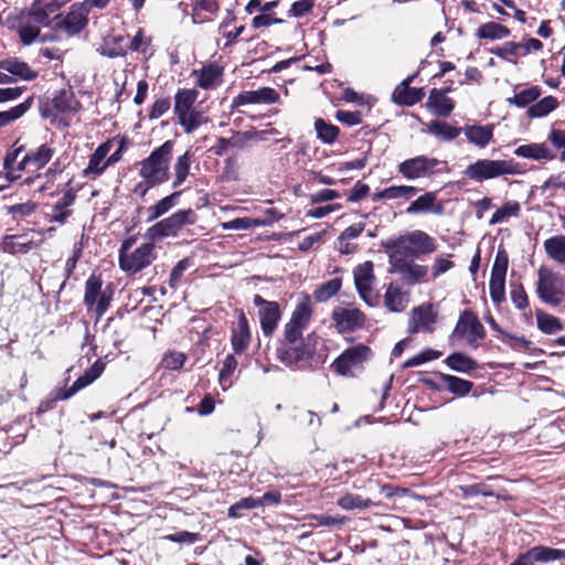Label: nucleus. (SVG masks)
<instances>
[{"mask_svg": "<svg viewBox=\"0 0 565 565\" xmlns=\"http://www.w3.org/2000/svg\"><path fill=\"white\" fill-rule=\"evenodd\" d=\"M418 189L413 185H392L387 188V200L388 201H398L406 202L411 200L416 193Z\"/></svg>", "mask_w": 565, "mask_h": 565, "instance_id": "obj_59", "label": "nucleus"}, {"mask_svg": "<svg viewBox=\"0 0 565 565\" xmlns=\"http://www.w3.org/2000/svg\"><path fill=\"white\" fill-rule=\"evenodd\" d=\"M253 302L258 308V318L264 335H273L281 318L278 302L268 301L259 295L254 296Z\"/></svg>", "mask_w": 565, "mask_h": 565, "instance_id": "obj_19", "label": "nucleus"}, {"mask_svg": "<svg viewBox=\"0 0 565 565\" xmlns=\"http://www.w3.org/2000/svg\"><path fill=\"white\" fill-rule=\"evenodd\" d=\"M518 164L510 160L478 159L469 164L463 174L476 182H483L503 175L519 174Z\"/></svg>", "mask_w": 565, "mask_h": 565, "instance_id": "obj_5", "label": "nucleus"}, {"mask_svg": "<svg viewBox=\"0 0 565 565\" xmlns=\"http://www.w3.org/2000/svg\"><path fill=\"white\" fill-rule=\"evenodd\" d=\"M520 212L521 205L518 201H507L492 214L489 224L505 223L509 218L519 216Z\"/></svg>", "mask_w": 565, "mask_h": 565, "instance_id": "obj_50", "label": "nucleus"}, {"mask_svg": "<svg viewBox=\"0 0 565 565\" xmlns=\"http://www.w3.org/2000/svg\"><path fill=\"white\" fill-rule=\"evenodd\" d=\"M445 362L451 370L460 373H469L478 367L473 359L460 352L450 354Z\"/></svg>", "mask_w": 565, "mask_h": 565, "instance_id": "obj_51", "label": "nucleus"}, {"mask_svg": "<svg viewBox=\"0 0 565 565\" xmlns=\"http://www.w3.org/2000/svg\"><path fill=\"white\" fill-rule=\"evenodd\" d=\"M105 370V363L102 360H97L82 376H79L71 388L63 390L58 388L54 391L49 398L43 401L38 409V413H44L52 408L54 402L70 398L79 390L86 387L98 379Z\"/></svg>", "mask_w": 565, "mask_h": 565, "instance_id": "obj_11", "label": "nucleus"}, {"mask_svg": "<svg viewBox=\"0 0 565 565\" xmlns=\"http://www.w3.org/2000/svg\"><path fill=\"white\" fill-rule=\"evenodd\" d=\"M546 255L555 263L565 266V235H556L544 241Z\"/></svg>", "mask_w": 565, "mask_h": 565, "instance_id": "obj_43", "label": "nucleus"}, {"mask_svg": "<svg viewBox=\"0 0 565 565\" xmlns=\"http://www.w3.org/2000/svg\"><path fill=\"white\" fill-rule=\"evenodd\" d=\"M70 1L71 0H33L30 8L32 9V14L38 19L50 21V15Z\"/></svg>", "mask_w": 565, "mask_h": 565, "instance_id": "obj_41", "label": "nucleus"}, {"mask_svg": "<svg viewBox=\"0 0 565 565\" xmlns=\"http://www.w3.org/2000/svg\"><path fill=\"white\" fill-rule=\"evenodd\" d=\"M388 258H417L437 250L436 241L426 232L415 230L404 235L382 242Z\"/></svg>", "mask_w": 565, "mask_h": 565, "instance_id": "obj_1", "label": "nucleus"}, {"mask_svg": "<svg viewBox=\"0 0 565 565\" xmlns=\"http://www.w3.org/2000/svg\"><path fill=\"white\" fill-rule=\"evenodd\" d=\"M177 119L184 132L189 135L195 131L200 126L209 122V118L195 107L178 115Z\"/></svg>", "mask_w": 565, "mask_h": 565, "instance_id": "obj_40", "label": "nucleus"}, {"mask_svg": "<svg viewBox=\"0 0 565 565\" xmlns=\"http://www.w3.org/2000/svg\"><path fill=\"white\" fill-rule=\"evenodd\" d=\"M500 340L515 351L526 352L531 349V342L524 337L502 332Z\"/></svg>", "mask_w": 565, "mask_h": 565, "instance_id": "obj_63", "label": "nucleus"}, {"mask_svg": "<svg viewBox=\"0 0 565 565\" xmlns=\"http://www.w3.org/2000/svg\"><path fill=\"white\" fill-rule=\"evenodd\" d=\"M111 300V290L109 287L103 289L100 276L90 275L85 282L84 303L88 311H94L99 319L108 309Z\"/></svg>", "mask_w": 565, "mask_h": 565, "instance_id": "obj_13", "label": "nucleus"}, {"mask_svg": "<svg viewBox=\"0 0 565 565\" xmlns=\"http://www.w3.org/2000/svg\"><path fill=\"white\" fill-rule=\"evenodd\" d=\"M38 246V243L28 233L6 235L0 241V250L12 255L28 254Z\"/></svg>", "mask_w": 565, "mask_h": 565, "instance_id": "obj_27", "label": "nucleus"}, {"mask_svg": "<svg viewBox=\"0 0 565 565\" xmlns=\"http://www.w3.org/2000/svg\"><path fill=\"white\" fill-rule=\"evenodd\" d=\"M372 350L362 343L344 350L332 363L334 371L342 376H353V371L361 369L372 358Z\"/></svg>", "mask_w": 565, "mask_h": 565, "instance_id": "obj_14", "label": "nucleus"}, {"mask_svg": "<svg viewBox=\"0 0 565 565\" xmlns=\"http://www.w3.org/2000/svg\"><path fill=\"white\" fill-rule=\"evenodd\" d=\"M493 125H466L461 128L467 141L478 148H486L493 139Z\"/></svg>", "mask_w": 565, "mask_h": 565, "instance_id": "obj_31", "label": "nucleus"}, {"mask_svg": "<svg viewBox=\"0 0 565 565\" xmlns=\"http://www.w3.org/2000/svg\"><path fill=\"white\" fill-rule=\"evenodd\" d=\"M199 93L194 88L179 89L174 95L173 110L175 116L195 107Z\"/></svg>", "mask_w": 565, "mask_h": 565, "instance_id": "obj_44", "label": "nucleus"}, {"mask_svg": "<svg viewBox=\"0 0 565 565\" xmlns=\"http://www.w3.org/2000/svg\"><path fill=\"white\" fill-rule=\"evenodd\" d=\"M195 83L203 89H213L222 82V68L216 65H207L200 71H193Z\"/></svg>", "mask_w": 565, "mask_h": 565, "instance_id": "obj_37", "label": "nucleus"}, {"mask_svg": "<svg viewBox=\"0 0 565 565\" xmlns=\"http://www.w3.org/2000/svg\"><path fill=\"white\" fill-rule=\"evenodd\" d=\"M279 100V94L271 87H260L256 90H245L234 97L232 107L245 105H270Z\"/></svg>", "mask_w": 565, "mask_h": 565, "instance_id": "obj_25", "label": "nucleus"}, {"mask_svg": "<svg viewBox=\"0 0 565 565\" xmlns=\"http://www.w3.org/2000/svg\"><path fill=\"white\" fill-rule=\"evenodd\" d=\"M437 322V311L433 303H425L413 308L409 322L408 332H433L434 326Z\"/></svg>", "mask_w": 565, "mask_h": 565, "instance_id": "obj_23", "label": "nucleus"}, {"mask_svg": "<svg viewBox=\"0 0 565 565\" xmlns=\"http://www.w3.org/2000/svg\"><path fill=\"white\" fill-rule=\"evenodd\" d=\"M315 129L318 138L324 143H333L339 135V128L334 125L326 122L323 119L315 121Z\"/></svg>", "mask_w": 565, "mask_h": 565, "instance_id": "obj_58", "label": "nucleus"}, {"mask_svg": "<svg viewBox=\"0 0 565 565\" xmlns=\"http://www.w3.org/2000/svg\"><path fill=\"white\" fill-rule=\"evenodd\" d=\"M52 109L43 111V116L55 114H76L81 109V103L76 99L71 88H63L56 92L50 104Z\"/></svg>", "mask_w": 565, "mask_h": 565, "instance_id": "obj_26", "label": "nucleus"}, {"mask_svg": "<svg viewBox=\"0 0 565 565\" xmlns=\"http://www.w3.org/2000/svg\"><path fill=\"white\" fill-rule=\"evenodd\" d=\"M128 50V38L121 34L108 35L98 47L102 55L116 57L125 55Z\"/></svg>", "mask_w": 565, "mask_h": 565, "instance_id": "obj_38", "label": "nucleus"}, {"mask_svg": "<svg viewBox=\"0 0 565 565\" xmlns=\"http://www.w3.org/2000/svg\"><path fill=\"white\" fill-rule=\"evenodd\" d=\"M3 167L6 177L10 181L20 179L25 171H34L31 161H28V152L24 153V147L17 143L7 152Z\"/></svg>", "mask_w": 565, "mask_h": 565, "instance_id": "obj_21", "label": "nucleus"}, {"mask_svg": "<svg viewBox=\"0 0 565 565\" xmlns=\"http://www.w3.org/2000/svg\"><path fill=\"white\" fill-rule=\"evenodd\" d=\"M342 287V278L335 277L320 284L313 291V298L318 302H324L335 296Z\"/></svg>", "mask_w": 565, "mask_h": 565, "instance_id": "obj_52", "label": "nucleus"}, {"mask_svg": "<svg viewBox=\"0 0 565 565\" xmlns=\"http://www.w3.org/2000/svg\"><path fill=\"white\" fill-rule=\"evenodd\" d=\"M541 95V87L537 85H533L516 93L512 98H509L508 102L512 105H515L519 108H529L540 98Z\"/></svg>", "mask_w": 565, "mask_h": 565, "instance_id": "obj_49", "label": "nucleus"}, {"mask_svg": "<svg viewBox=\"0 0 565 565\" xmlns=\"http://www.w3.org/2000/svg\"><path fill=\"white\" fill-rule=\"evenodd\" d=\"M62 196L52 205L51 213L49 214L50 222L64 224L72 215V206L75 202L76 194L72 188L62 189Z\"/></svg>", "mask_w": 565, "mask_h": 565, "instance_id": "obj_28", "label": "nucleus"}, {"mask_svg": "<svg viewBox=\"0 0 565 565\" xmlns=\"http://www.w3.org/2000/svg\"><path fill=\"white\" fill-rule=\"evenodd\" d=\"M180 192H173L172 194L164 196L156 204L148 207L147 221L152 222L160 216L167 214L170 210H172L179 202Z\"/></svg>", "mask_w": 565, "mask_h": 565, "instance_id": "obj_45", "label": "nucleus"}, {"mask_svg": "<svg viewBox=\"0 0 565 565\" xmlns=\"http://www.w3.org/2000/svg\"><path fill=\"white\" fill-rule=\"evenodd\" d=\"M115 147V140L108 139L97 147L94 153L89 157L87 167L83 170V177L89 180H95L108 167L107 156Z\"/></svg>", "mask_w": 565, "mask_h": 565, "instance_id": "obj_24", "label": "nucleus"}, {"mask_svg": "<svg viewBox=\"0 0 565 565\" xmlns=\"http://www.w3.org/2000/svg\"><path fill=\"white\" fill-rule=\"evenodd\" d=\"M87 24V10L84 4H73L65 15L55 17L54 29L67 36L78 34Z\"/></svg>", "mask_w": 565, "mask_h": 565, "instance_id": "obj_17", "label": "nucleus"}, {"mask_svg": "<svg viewBox=\"0 0 565 565\" xmlns=\"http://www.w3.org/2000/svg\"><path fill=\"white\" fill-rule=\"evenodd\" d=\"M555 561L565 562V550L537 545L520 554L510 565H536Z\"/></svg>", "mask_w": 565, "mask_h": 565, "instance_id": "obj_20", "label": "nucleus"}, {"mask_svg": "<svg viewBox=\"0 0 565 565\" xmlns=\"http://www.w3.org/2000/svg\"><path fill=\"white\" fill-rule=\"evenodd\" d=\"M191 169V154L189 151L184 152L182 156H179L173 164V182L172 186L179 188L181 186L190 175Z\"/></svg>", "mask_w": 565, "mask_h": 565, "instance_id": "obj_48", "label": "nucleus"}, {"mask_svg": "<svg viewBox=\"0 0 565 565\" xmlns=\"http://www.w3.org/2000/svg\"><path fill=\"white\" fill-rule=\"evenodd\" d=\"M305 330L288 322L285 324L284 341L277 349V356L286 365H294L306 356L307 352L302 338Z\"/></svg>", "mask_w": 565, "mask_h": 565, "instance_id": "obj_7", "label": "nucleus"}, {"mask_svg": "<svg viewBox=\"0 0 565 565\" xmlns=\"http://www.w3.org/2000/svg\"><path fill=\"white\" fill-rule=\"evenodd\" d=\"M337 504L343 510L351 511L355 509H366L375 503L371 499H363L359 494L344 493L338 499Z\"/></svg>", "mask_w": 565, "mask_h": 565, "instance_id": "obj_56", "label": "nucleus"}, {"mask_svg": "<svg viewBox=\"0 0 565 565\" xmlns=\"http://www.w3.org/2000/svg\"><path fill=\"white\" fill-rule=\"evenodd\" d=\"M312 301L308 294H301L288 323L307 329L312 318Z\"/></svg>", "mask_w": 565, "mask_h": 565, "instance_id": "obj_33", "label": "nucleus"}, {"mask_svg": "<svg viewBox=\"0 0 565 565\" xmlns=\"http://www.w3.org/2000/svg\"><path fill=\"white\" fill-rule=\"evenodd\" d=\"M0 70L10 73L23 81H33L38 77V72L31 66L17 57H9L0 61Z\"/></svg>", "mask_w": 565, "mask_h": 565, "instance_id": "obj_35", "label": "nucleus"}, {"mask_svg": "<svg viewBox=\"0 0 565 565\" xmlns=\"http://www.w3.org/2000/svg\"><path fill=\"white\" fill-rule=\"evenodd\" d=\"M508 266V254L503 249L498 250L489 281L490 297L495 303H500L505 298V276Z\"/></svg>", "mask_w": 565, "mask_h": 565, "instance_id": "obj_16", "label": "nucleus"}, {"mask_svg": "<svg viewBox=\"0 0 565 565\" xmlns=\"http://www.w3.org/2000/svg\"><path fill=\"white\" fill-rule=\"evenodd\" d=\"M408 294L403 291L402 288L391 282L384 295L385 307L392 312H402L408 305Z\"/></svg>", "mask_w": 565, "mask_h": 565, "instance_id": "obj_36", "label": "nucleus"}, {"mask_svg": "<svg viewBox=\"0 0 565 565\" xmlns=\"http://www.w3.org/2000/svg\"><path fill=\"white\" fill-rule=\"evenodd\" d=\"M24 182H34L38 184L39 191L49 192L50 195H54L60 191V188H68L71 180L64 179L60 166L57 163H53L45 173L38 174L34 179L26 178Z\"/></svg>", "mask_w": 565, "mask_h": 565, "instance_id": "obj_22", "label": "nucleus"}, {"mask_svg": "<svg viewBox=\"0 0 565 565\" xmlns=\"http://www.w3.org/2000/svg\"><path fill=\"white\" fill-rule=\"evenodd\" d=\"M264 223L265 222H259V218L238 217V218L222 223L221 227L224 231H242V230H249L252 227H258Z\"/></svg>", "mask_w": 565, "mask_h": 565, "instance_id": "obj_61", "label": "nucleus"}, {"mask_svg": "<svg viewBox=\"0 0 565 565\" xmlns=\"http://www.w3.org/2000/svg\"><path fill=\"white\" fill-rule=\"evenodd\" d=\"M455 267V263L451 260V255H439L434 258L431 264V279L435 280L439 276L446 274Z\"/></svg>", "mask_w": 565, "mask_h": 565, "instance_id": "obj_62", "label": "nucleus"}, {"mask_svg": "<svg viewBox=\"0 0 565 565\" xmlns=\"http://www.w3.org/2000/svg\"><path fill=\"white\" fill-rule=\"evenodd\" d=\"M535 316H536L537 328L546 334L556 333V332L561 331L563 328L559 319L550 313L537 310Z\"/></svg>", "mask_w": 565, "mask_h": 565, "instance_id": "obj_57", "label": "nucleus"}, {"mask_svg": "<svg viewBox=\"0 0 565 565\" xmlns=\"http://www.w3.org/2000/svg\"><path fill=\"white\" fill-rule=\"evenodd\" d=\"M250 339L248 321L244 313L241 312L232 330V347L235 353L244 352L248 348Z\"/></svg>", "mask_w": 565, "mask_h": 565, "instance_id": "obj_34", "label": "nucleus"}, {"mask_svg": "<svg viewBox=\"0 0 565 565\" xmlns=\"http://www.w3.org/2000/svg\"><path fill=\"white\" fill-rule=\"evenodd\" d=\"M172 148L173 142L168 140L139 163V175L147 185L142 194L146 193L148 188L168 181Z\"/></svg>", "mask_w": 565, "mask_h": 565, "instance_id": "obj_2", "label": "nucleus"}, {"mask_svg": "<svg viewBox=\"0 0 565 565\" xmlns=\"http://www.w3.org/2000/svg\"><path fill=\"white\" fill-rule=\"evenodd\" d=\"M559 106V103L554 96H545L540 100H536L532 104L527 110L526 115L530 118H542L550 115Z\"/></svg>", "mask_w": 565, "mask_h": 565, "instance_id": "obj_46", "label": "nucleus"}, {"mask_svg": "<svg viewBox=\"0 0 565 565\" xmlns=\"http://www.w3.org/2000/svg\"><path fill=\"white\" fill-rule=\"evenodd\" d=\"M237 367V360L234 355L228 354L223 361V366L220 371L218 381L222 385L223 390H226L231 386L232 382L230 377L233 375L234 371Z\"/></svg>", "mask_w": 565, "mask_h": 565, "instance_id": "obj_60", "label": "nucleus"}, {"mask_svg": "<svg viewBox=\"0 0 565 565\" xmlns=\"http://www.w3.org/2000/svg\"><path fill=\"white\" fill-rule=\"evenodd\" d=\"M426 131L444 141H452L461 134V128L446 121L431 120L426 125Z\"/></svg>", "mask_w": 565, "mask_h": 565, "instance_id": "obj_39", "label": "nucleus"}, {"mask_svg": "<svg viewBox=\"0 0 565 565\" xmlns=\"http://www.w3.org/2000/svg\"><path fill=\"white\" fill-rule=\"evenodd\" d=\"M510 30L497 22H487L481 24L476 32V36L487 40H503L510 35Z\"/></svg>", "mask_w": 565, "mask_h": 565, "instance_id": "obj_47", "label": "nucleus"}, {"mask_svg": "<svg viewBox=\"0 0 565 565\" xmlns=\"http://www.w3.org/2000/svg\"><path fill=\"white\" fill-rule=\"evenodd\" d=\"M426 107L435 116L448 117L455 108V102L446 95V90L433 88L429 92Z\"/></svg>", "mask_w": 565, "mask_h": 565, "instance_id": "obj_29", "label": "nucleus"}, {"mask_svg": "<svg viewBox=\"0 0 565 565\" xmlns=\"http://www.w3.org/2000/svg\"><path fill=\"white\" fill-rule=\"evenodd\" d=\"M484 337L486 330L478 317L470 310L461 312L451 338L465 340L469 347L477 349Z\"/></svg>", "mask_w": 565, "mask_h": 565, "instance_id": "obj_12", "label": "nucleus"}, {"mask_svg": "<svg viewBox=\"0 0 565 565\" xmlns=\"http://www.w3.org/2000/svg\"><path fill=\"white\" fill-rule=\"evenodd\" d=\"M440 379L449 392L459 396L467 395L473 386L470 381L454 375L441 374Z\"/></svg>", "mask_w": 565, "mask_h": 565, "instance_id": "obj_54", "label": "nucleus"}, {"mask_svg": "<svg viewBox=\"0 0 565 565\" xmlns=\"http://www.w3.org/2000/svg\"><path fill=\"white\" fill-rule=\"evenodd\" d=\"M49 20H40L32 14V9L19 10L7 17V25L11 30H15L21 42L30 45L40 35L41 25L49 24Z\"/></svg>", "mask_w": 565, "mask_h": 565, "instance_id": "obj_8", "label": "nucleus"}, {"mask_svg": "<svg viewBox=\"0 0 565 565\" xmlns=\"http://www.w3.org/2000/svg\"><path fill=\"white\" fill-rule=\"evenodd\" d=\"M437 195L435 192H426L414 200L406 209L407 214L435 212Z\"/></svg>", "mask_w": 565, "mask_h": 565, "instance_id": "obj_53", "label": "nucleus"}, {"mask_svg": "<svg viewBox=\"0 0 565 565\" xmlns=\"http://www.w3.org/2000/svg\"><path fill=\"white\" fill-rule=\"evenodd\" d=\"M339 333L353 332L364 327L366 317L364 312L353 306H338L331 315Z\"/></svg>", "mask_w": 565, "mask_h": 565, "instance_id": "obj_18", "label": "nucleus"}, {"mask_svg": "<svg viewBox=\"0 0 565 565\" xmlns=\"http://www.w3.org/2000/svg\"><path fill=\"white\" fill-rule=\"evenodd\" d=\"M446 166V161L420 154L402 161L397 166V172L406 180H416L430 178L441 172Z\"/></svg>", "mask_w": 565, "mask_h": 565, "instance_id": "obj_9", "label": "nucleus"}, {"mask_svg": "<svg viewBox=\"0 0 565 565\" xmlns=\"http://www.w3.org/2000/svg\"><path fill=\"white\" fill-rule=\"evenodd\" d=\"M136 238L130 236L122 241L118 263L122 271L135 275L149 267L156 259L154 242L149 241L134 248Z\"/></svg>", "mask_w": 565, "mask_h": 565, "instance_id": "obj_3", "label": "nucleus"}, {"mask_svg": "<svg viewBox=\"0 0 565 565\" xmlns=\"http://www.w3.org/2000/svg\"><path fill=\"white\" fill-rule=\"evenodd\" d=\"M390 273L401 276L406 285L414 286L428 281V267L414 260L388 258Z\"/></svg>", "mask_w": 565, "mask_h": 565, "instance_id": "obj_15", "label": "nucleus"}, {"mask_svg": "<svg viewBox=\"0 0 565 565\" xmlns=\"http://www.w3.org/2000/svg\"><path fill=\"white\" fill-rule=\"evenodd\" d=\"M522 47L515 42H505L500 46L492 47L490 53L513 64H516L518 58L522 57Z\"/></svg>", "mask_w": 565, "mask_h": 565, "instance_id": "obj_55", "label": "nucleus"}, {"mask_svg": "<svg viewBox=\"0 0 565 565\" xmlns=\"http://www.w3.org/2000/svg\"><path fill=\"white\" fill-rule=\"evenodd\" d=\"M353 279L355 289L360 298L369 306L379 305L380 295L375 290L376 277L374 274V265L366 260L353 268Z\"/></svg>", "mask_w": 565, "mask_h": 565, "instance_id": "obj_10", "label": "nucleus"}, {"mask_svg": "<svg viewBox=\"0 0 565 565\" xmlns=\"http://www.w3.org/2000/svg\"><path fill=\"white\" fill-rule=\"evenodd\" d=\"M196 221L198 215L192 209L180 210L153 224L147 230L145 236L151 242L177 237L185 226L193 225Z\"/></svg>", "mask_w": 565, "mask_h": 565, "instance_id": "obj_4", "label": "nucleus"}, {"mask_svg": "<svg viewBox=\"0 0 565 565\" xmlns=\"http://www.w3.org/2000/svg\"><path fill=\"white\" fill-rule=\"evenodd\" d=\"M547 141L552 147L559 151V160L565 162V131L559 129H552L547 136Z\"/></svg>", "mask_w": 565, "mask_h": 565, "instance_id": "obj_64", "label": "nucleus"}, {"mask_svg": "<svg viewBox=\"0 0 565 565\" xmlns=\"http://www.w3.org/2000/svg\"><path fill=\"white\" fill-rule=\"evenodd\" d=\"M54 154L55 148L51 143H43L28 152V161H31V167L38 171L46 166Z\"/></svg>", "mask_w": 565, "mask_h": 565, "instance_id": "obj_42", "label": "nucleus"}, {"mask_svg": "<svg viewBox=\"0 0 565 565\" xmlns=\"http://www.w3.org/2000/svg\"><path fill=\"white\" fill-rule=\"evenodd\" d=\"M514 154L520 158L545 162L553 161L557 157L545 142L521 145L514 149Z\"/></svg>", "mask_w": 565, "mask_h": 565, "instance_id": "obj_30", "label": "nucleus"}, {"mask_svg": "<svg viewBox=\"0 0 565 565\" xmlns=\"http://www.w3.org/2000/svg\"><path fill=\"white\" fill-rule=\"evenodd\" d=\"M536 292L540 299L552 306H558L565 296V278L547 266L537 270Z\"/></svg>", "mask_w": 565, "mask_h": 565, "instance_id": "obj_6", "label": "nucleus"}, {"mask_svg": "<svg viewBox=\"0 0 565 565\" xmlns=\"http://www.w3.org/2000/svg\"><path fill=\"white\" fill-rule=\"evenodd\" d=\"M415 76L406 77L393 92L392 99L394 103L399 105L412 106L420 102L424 97L423 88L411 87L409 84L413 82Z\"/></svg>", "mask_w": 565, "mask_h": 565, "instance_id": "obj_32", "label": "nucleus"}]
</instances>
